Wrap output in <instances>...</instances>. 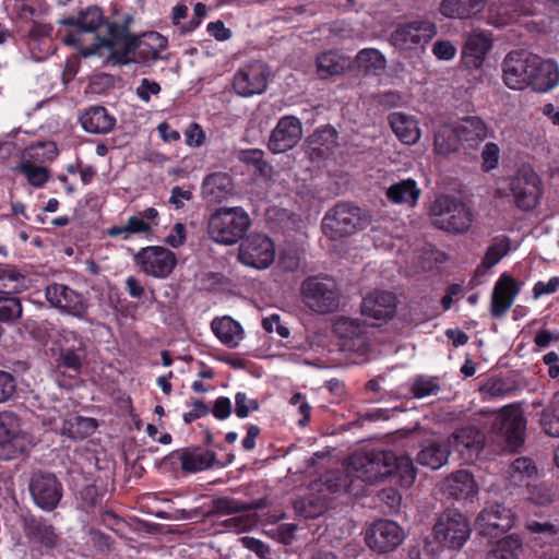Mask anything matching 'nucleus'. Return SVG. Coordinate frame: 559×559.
I'll use <instances>...</instances> for the list:
<instances>
[{"label":"nucleus","instance_id":"obj_56","mask_svg":"<svg viewBox=\"0 0 559 559\" xmlns=\"http://www.w3.org/2000/svg\"><path fill=\"white\" fill-rule=\"evenodd\" d=\"M22 305L17 298L0 299V321H11L22 316Z\"/></svg>","mask_w":559,"mask_h":559},{"label":"nucleus","instance_id":"obj_64","mask_svg":"<svg viewBox=\"0 0 559 559\" xmlns=\"http://www.w3.org/2000/svg\"><path fill=\"white\" fill-rule=\"evenodd\" d=\"M559 288V277L555 276L547 282L538 281L533 287V296L538 299L543 296L554 294Z\"/></svg>","mask_w":559,"mask_h":559},{"label":"nucleus","instance_id":"obj_21","mask_svg":"<svg viewBox=\"0 0 559 559\" xmlns=\"http://www.w3.org/2000/svg\"><path fill=\"white\" fill-rule=\"evenodd\" d=\"M47 301L61 312L83 318L87 311L86 299L63 284H51L45 289Z\"/></svg>","mask_w":559,"mask_h":559},{"label":"nucleus","instance_id":"obj_47","mask_svg":"<svg viewBox=\"0 0 559 559\" xmlns=\"http://www.w3.org/2000/svg\"><path fill=\"white\" fill-rule=\"evenodd\" d=\"M540 425L550 437H559V392L555 394L550 404L543 411Z\"/></svg>","mask_w":559,"mask_h":559},{"label":"nucleus","instance_id":"obj_41","mask_svg":"<svg viewBox=\"0 0 559 559\" xmlns=\"http://www.w3.org/2000/svg\"><path fill=\"white\" fill-rule=\"evenodd\" d=\"M461 141L477 143L484 141L488 135L486 123L478 117H467L462 119L455 127Z\"/></svg>","mask_w":559,"mask_h":559},{"label":"nucleus","instance_id":"obj_24","mask_svg":"<svg viewBox=\"0 0 559 559\" xmlns=\"http://www.w3.org/2000/svg\"><path fill=\"white\" fill-rule=\"evenodd\" d=\"M436 33L431 22H412L397 26L391 35V41L399 49H412L428 43Z\"/></svg>","mask_w":559,"mask_h":559},{"label":"nucleus","instance_id":"obj_19","mask_svg":"<svg viewBox=\"0 0 559 559\" xmlns=\"http://www.w3.org/2000/svg\"><path fill=\"white\" fill-rule=\"evenodd\" d=\"M159 224V213L155 207H147L138 214L128 217L126 224L112 226L107 229L110 237H120L129 240L133 236H150Z\"/></svg>","mask_w":559,"mask_h":559},{"label":"nucleus","instance_id":"obj_26","mask_svg":"<svg viewBox=\"0 0 559 559\" xmlns=\"http://www.w3.org/2000/svg\"><path fill=\"white\" fill-rule=\"evenodd\" d=\"M534 66L530 80V87L537 93H546L559 83L558 64L550 59H542L534 55L532 58Z\"/></svg>","mask_w":559,"mask_h":559},{"label":"nucleus","instance_id":"obj_40","mask_svg":"<svg viewBox=\"0 0 559 559\" xmlns=\"http://www.w3.org/2000/svg\"><path fill=\"white\" fill-rule=\"evenodd\" d=\"M449 454L448 445L433 441L423 447L417 454V463L431 469H439L448 462Z\"/></svg>","mask_w":559,"mask_h":559},{"label":"nucleus","instance_id":"obj_54","mask_svg":"<svg viewBox=\"0 0 559 559\" xmlns=\"http://www.w3.org/2000/svg\"><path fill=\"white\" fill-rule=\"evenodd\" d=\"M336 139H337L336 131L332 127L326 126V127H323V128L317 130L312 134L310 141L312 144L322 146L323 147L322 152H323V151L331 150L336 144ZM317 148L319 151H321L320 147H317Z\"/></svg>","mask_w":559,"mask_h":559},{"label":"nucleus","instance_id":"obj_55","mask_svg":"<svg viewBox=\"0 0 559 559\" xmlns=\"http://www.w3.org/2000/svg\"><path fill=\"white\" fill-rule=\"evenodd\" d=\"M500 159V148L496 143H486L481 151V168L484 171H490L498 167Z\"/></svg>","mask_w":559,"mask_h":559},{"label":"nucleus","instance_id":"obj_32","mask_svg":"<svg viewBox=\"0 0 559 559\" xmlns=\"http://www.w3.org/2000/svg\"><path fill=\"white\" fill-rule=\"evenodd\" d=\"M211 329L219 342L229 348L238 347L245 337L241 324L229 316L215 318Z\"/></svg>","mask_w":559,"mask_h":559},{"label":"nucleus","instance_id":"obj_60","mask_svg":"<svg viewBox=\"0 0 559 559\" xmlns=\"http://www.w3.org/2000/svg\"><path fill=\"white\" fill-rule=\"evenodd\" d=\"M16 390L14 377L7 371L0 370V404L7 402Z\"/></svg>","mask_w":559,"mask_h":559},{"label":"nucleus","instance_id":"obj_20","mask_svg":"<svg viewBox=\"0 0 559 559\" xmlns=\"http://www.w3.org/2000/svg\"><path fill=\"white\" fill-rule=\"evenodd\" d=\"M515 522V515L511 509L500 503L487 506L476 519V527L480 534L497 537L509 531Z\"/></svg>","mask_w":559,"mask_h":559},{"label":"nucleus","instance_id":"obj_15","mask_svg":"<svg viewBox=\"0 0 559 559\" xmlns=\"http://www.w3.org/2000/svg\"><path fill=\"white\" fill-rule=\"evenodd\" d=\"M269 76L267 66L260 61H253L237 70L233 79V88L241 97L261 95L267 87Z\"/></svg>","mask_w":559,"mask_h":559},{"label":"nucleus","instance_id":"obj_12","mask_svg":"<svg viewBox=\"0 0 559 559\" xmlns=\"http://www.w3.org/2000/svg\"><path fill=\"white\" fill-rule=\"evenodd\" d=\"M526 420L522 409L513 404L503 406L496 415L492 431L501 437L507 447L514 449L524 441Z\"/></svg>","mask_w":559,"mask_h":559},{"label":"nucleus","instance_id":"obj_2","mask_svg":"<svg viewBox=\"0 0 559 559\" xmlns=\"http://www.w3.org/2000/svg\"><path fill=\"white\" fill-rule=\"evenodd\" d=\"M114 32L111 46H104L109 51L108 62L112 63L155 61L168 45L167 38L157 32L145 33L140 38L132 36L126 26Z\"/></svg>","mask_w":559,"mask_h":559},{"label":"nucleus","instance_id":"obj_59","mask_svg":"<svg viewBox=\"0 0 559 559\" xmlns=\"http://www.w3.org/2000/svg\"><path fill=\"white\" fill-rule=\"evenodd\" d=\"M186 144L190 147H200L206 141V133L203 131L202 127L192 122L188 126L185 131Z\"/></svg>","mask_w":559,"mask_h":559},{"label":"nucleus","instance_id":"obj_49","mask_svg":"<svg viewBox=\"0 0 559 559\" xmlns=\"http://www.w3.org/2000/svg\"><path fill=\"white\" fill-rule=\"evenodd\" d=\"M526 500L538 507H548L555 501L552 487L546 483H539L526 486Z\"/></svg>","mask_w":559,"mask_h":559},{"label":"nucleus","instance_id":"obj_33","mask_svg":"<svg viewBox=\"0 0 559 559\" xmlns=\"http://www.w3.org/2000/svg\"><path fill=\"white\" fill-rule=\"evenodd\" d=\"M234 183L231 177L224 173H214L202 182L203 198L209 202L218 203L231 195Z\"/></svg>","mask_w":559,"mask_h":559},{"label":"nucleus","instance_id":"obj_38","mask_svg":"<svg viewBox=\"0 0 559 559\" xmlns=\"http://www.w3.org/2000/svg\"><path fill=\"white\" fill-rule=\"evenodd\" d=\"M29 280L15 266L0 263V294H19L28 288Z\"/></svg>","mask_w":559,"mask_h":559},{"label":"nucleus","instance_id":"obj_45","mask_svg":"<svg viewBox=\"0 0 559 559\" xmlns=\"http://www.w3.org/2000/svg\"><path fill=\"white\" fill-rule=\"evenodd\" d=\"M215 456L209 451H191L181 455L182 469L190 473H197L211 467Z\"/></svg>","mask_w":559,"mask_h":559},{"label":"nucleus","instance_id":"obj_9","mask_svg":"<svg viewBox=\"0 0 559 559\" xmlns=\"http://www.w3.org/2000/svg\"><path fill=\"white\" fill-rule=\"evenodd\" d=\"M58 155V148L55 142H37L31 145L26 151V156L14 168L16 173L22 174L33 188H43L50 178L47 167L37 165L29 158H34L39 163L51 162Z\"/></svg>","mask_w":559,"mask_h":559},{"label":"nucleus","instance_id":"obj_51","mask_svg":"<svg viewBox=\"0 0 559 559\" xmlns=\"http://www.w3.org/2000/svg\"><path fill=\"white\" fill-rule=\"evenodd\" d=\"M400 477L401 484L408 487L416 478V469L413 460L407 455L396 456L394 454L393 473Z\"/></svg>","mask_w":559,"mask_h":559},{"label":"nucleus","instance_id":"obj_16","mask_svg":"<svg viewBox=\"0 0 559 559\" xmlns=\"http://www.w3.org/2000/svg\"><path fill=\"white\" fill-rule=\"evenodd\" d=\"M140 270L152 277H167L177 264L176 254L162 246L142 248L134 257Z\"/></svg>","mask_w":559,"mask_h":559},{"label":"nucleus","instance_id":"obj_63","mask_svg":"<svg viewBox=\"0 0 559 559\" xmlns=\"http://www.w3.org/2000/svg\"><path fill=\"white\" fill-rule=\"evenodd\" d=\"M159 92V84L146 78L142 79L140 85L136 87L138 97L145 103H148L151 100V96L158 95Z\"/></svg>","mask_w":559,"mask_h":559},{"label":"nucleus","instance_id":"obj_53","mask_svg":"<svg viewBox=\"0 0 559 559\" xmlns=\"http://www.w3.org/2000/svg\"><path fill=\"white\" fill-rule=\"evenodd\" d=\"M56 343L60 346L61 350H66L68 348L85 349L84 338L75 331L64 328L58 331V338L56 340Z\"/></svg>","mask_w":559,"mask_h":559},{"label":"nucleus","instance_id":"obj_57","mask_svg":"<svg viewBox=\"0 0 559 559\" xmlns=\"http://www.w3.org/2000/svg\"><path fill=\"white\" fill-rule=\"evenodd\" d=\"M438 391L439 385L430 378L418 377L412 384V392L417 399L436 394Z\"/></svg>","mask_w":559,"mask_h":559},{"label":"nucleus","instance_id":"obj_37","mask_svg":"<svg viewBox=\"0 0 559 559\" xmlns=\"http://www.w3.org/2000/svg\"><path fill=\"white\" fill-rule=\"evenodd\" d=\"M81 124L88 133H107L115 126V118L100 106L91 107L81 117Z\"/></svg>","mask_w":559,"mask_h":559},{"label":"nucleus","instance_id":"obj_39","mask_svg":"<svg viewBox=\"0 0 559 559\" xmlns=\"http://www.w3.org/2000/svg\"><path fill=\"white\" fill-rule=\"evenodd\" d=\"M490 46V40L486 35L477 32L471 34L464 47L466 63L471 67H479Z\"/></svg>","mask_w":559,"mask_h":559},{"label":"nucleus","instance_id":"obj_61","mask_svg":"<svg viewBox=\"0 0 559 559\" xmlns=\"http://www.w3.org/2000/svg\"><path fill=\"white\" fill-rule=\"evenodd\" d=\"M84 352L85 349L79 348H68L66 350H61V360L63 366L75 371L79 370L82 366Z\"/></svg>","mask_w":559,"mask_h":559},{"label":"nucleus","instance_id":"obj_29","mask_svg":"<svg viewBox=\"0 0 559 559\" xmlns=\"http://www.w3.org/2000/svg\"><path fill=\"white\" fill-rule=\"evenodd\" d=\"M443 489L456 500L474 498L478 493V485L473 474L466 469L456 471L448 476Z\"/></svg>","mask_w":559,"mask_h":559},{"label":"nucleus","instance_id":"obj_14","mask_svg":"<svg viewBox=\"0 0 559 559\" xmlns=\"http://www.w3.org/2000/svg\"><path fill=\"white\" fill-rule=\"evenodd\" d=\"M510 190L515 205L523 211H530L538 204L542 181L532 168L522 167L512 177Z\"/></svg>","mask_w":559,"mask_h":559},{"label":"nucleus","instance_id":"obj_31","mask_svg":"<svg viewBox=\"0 0 559 559\" xmlns=\"http://www.w3.org/2000/svg\"><path fill=\"white\" fill-rule=\"evenodd\" d=\"M390 127L397 139L406 145L417 143L421 136L418 121L409 115L395 111L388 117Z\"/></svg>","mask_w":559,"mask_h":559},{"label":"nucleus","instance_id":"obj_6","mask_svg":"<svg viewBox=\"0 0 559 559\" xmlns=\"http://www.w3.org/2000/svg\"><path fill=\"white\" fill-rule=\"evenodd\" d=\"M302 302L318 313H330L338 309L340 290L328 276H310L301 284Z\"/></svg>","mask_w":559,"mask_h":559},{"label":"nucleus","instance_id":"obj_13","mask_svg":"<svg viewBox=\"0 0 559 559\" xmlns=\"http://www.w3.org/2000/svg\"><path fill=\"white\" fill-rule=\"evenodd\" d=\"M405 538V530L392 520L376 521L366 530L365 535L367 546L379 554L393 551Z\"/></svg>","mask_w":559,"mask_h":559},{"label":"nucleus","instance_id":"obj_43","mask_svg":"<svg viewBox=\"0 0 559 559\" xmlns=\"http://www.w3.org/2000/svg\"><path fill=\"white\" fill-rule=\"evenodd\" d=\"M357 68L365 73L379 74L385 68V58L373 48L362 49L356 56Z\"/></svg>","mask_w":559,"mask_h":559},{"label":"nucleus","instance_id":"obj_11","mask_svg":"<svg viewBox=\"0 0 559 559\" xmlns=\"http://www.w3.org/2000/svg\"><path fill=\"white\" fill-rule=\"evenodd\" d=\"M238 260L246 266L265 270L275 260V245L263 234L250 235L239 246Z\"/></svg>","mask_w":559,"mask_h":559},{"label":"nucleus","instance_id":"obj_46","mask_svg":"<svg viewBox=\"0 0 559 559\" xmlns=\"http://www.w3.org/2000/svg\"><path fill=\"white\" fill-rule=\"evenodd\" d=\"M443 547L433 537H424L415 542L411 547L408 557L409 559H438Z\"/></svg>","mask_w":559,"mask_h":559},{"label":"nucleus","instance_id":"obj_34","mask_svg":"<svg viewBox=\"0 0 559 559\" xmlns=\"http://www.w3.org/2000/svg\"><path fill=\"white\" fill-rule=\"evenodd\" d=\"M486 0H442L440 13L448 19H471L480 13Z\"/></svg>","mask_w":559,"mask_h":559},{"label":"nucleus","instance_id":"obj_4","mask_svg":"<svg viewBox=\"0 0 559 559\" xmlns=\"http://www.w3.org/2000/svg\"><path fill=\"white\" fill-rule=\"evenodd\" d=\"M431 215L436 227L452 234L466 233L473 223L471 209L465 203L445 195L436 199Z\"/></svg>","mask_w":559,"mask_h":559},{"label":"nucleus","instance_id":"obj_50","mask_svg":"<svg viewBox=\"0 0 559 559\" xmlns=\"http://www.w3.org/2000/svg\"><path fill=\"white\" fill-rule=\"evenodd\" d=\"M509 250L510 243L507 238H496L488 247L481 266L486 270L493 267L508 254Z\"/></svg>","mask_w":559,"mask_h":559},{"label":"nucleus","instance_id":"obj_35","mask_svg":"<svg viewBox=\"0 0 559 559\" xmlns=\"http://www.w3.org/2000/svg\"><path fill=\"white\" fill-rule=\"evenodd\" d=\"M507 474L509 485L519 488L528 486L537 477L538 469L532 459L522 456L511 463Z\"/></svg>","mask_w":559,"mask_h":559},{"label":"nucleus","instance_id":"obj_30","mask_svg":"<svg viewBox=\"0 0 559 559\" xmlns=\"http://www.w3.org/2000/svg\"><path fill=\"white\" fill-rule=\"evenodd\" d=\"M450 442L455 451L464 456L472 457L483 449L485 437L475 427H464L452 435Z\"/></svg>","mask_w":559,"mask_h":559},{"label":"nucleus","instance_id":"obj_25","mask_svg":"<svg viewBox=\"0 0 559 559\" xmlns=\"http://www.w3.org/2000/svg\"><path fill=\"white\" fill-rule=\"evenodd\" d=\"M397 308V298L391 292H374L365 297L361 304V313L374 321L391 320Z\"/></svg>","mask_w":559,"mask_h":559},{"label":"nucleus","instance_id":"obj_27","mask_svg":"<svg viewBox=\"0 0 559 559\" xmlns=\"http://www.w3.org/2000/svg\"><path fill=\"white\" fill-rule=\"evenodd\" d=\"M520 292L518 282L510 275L502 274L496 282L491 296V314L502 317L513 305Z\"/></svg>","mask_w":559,"mask_h":559},{"label":"nucleus","instance_id":"obj_58","mask_svg":"<svg viewBox=\"0 0 559 559\" xmlns=\"http://www.w3.org/2000/svg\"><path fill=\"white\" fill-rule=\"evenodd\" d=\"M258 408V401L249 399L246 393L238 392L235 395V413L239 418H246L250 412L257 411Z\"/></svg>","mask_w":559,"mask_h":559},{"label":"nucleus","instance_id":"obj_42","mask_svg":"<svg viewBox=\"0 0 559 559\" xmlns=\"http://www.w3.org/2000/svg\"><path fill=\"white\" fill-rule=\"evenodd\" d=\"M460 135L452 126H442L435 135V152L447 156L457 150Z\"/></svg>","mask_w":559,"mask_h":559},{"label":"nucleus","instance_id":"obj_8","mask_svg":"<svg viewBox=\"0 0 559 559\" xmlns=\"http://www.w3.org/2000/svg\"><path fill=\"white\" fill-rule=\"evenodd\" d=\"M432 532L443 548L457 550L467 542L472 530L463 513L455 509H447L438 514Z\"/></svg>","mask_w":559,"mask_h":559},{"label":"nucleus","instance_id":"obj_7","mask_svg":"<svg viewBox=\"0 0 559 559\" xmlns=\"http://www.w3.org/2000/svg\"><path fill=\"white\" fill-rule=\"evenodd\" d=\"M367 217L361 210L349 203H338L323 217L322 230L332 240H338L362 229Z\"/></svg>","mask_w":559,"mask_h":559},{"label":"nucleus","instance_id":"obj_22","mask_svg":"<svg viewBox=\"0 0 559 559\" xmlns=\"http://www.w3.org/2000/svg\"><path fill=\"white\" fill-rule=\"evenodd\" d=\"M33 444L32 436L21 428L20 418L12 412L0 413V447L24 453Z\"/></svg>","mask_w":559,"mask_h":559},{"label":"nucleus","instance_id":"obj_18","mask_svg":"<svg viewBox=\"0 0 559 559\" xmlns=\"http://www.w3.org/2000/svg\"><path fill=\"white\" fill-rule=\"evenodd\" d=\"M28 489L35 504L46 511L56 509L62 498V486L50 473H34Z\"/></svg>","mask_w":559,"mask_h":559},{"label":"nucleus","instance_id":"obj_10","mask_svg":"<svg viewBox=\"0 0 559 559\" xmlns=\"http://www.w3.org/2000/svg\"><path fill=\"white\" fill-rule=\"evenodd\" d=\"M340 349L347 355H365L370 346L368 326L359 319L342 317L334 323Z\"/></svg>","mask_w":559,"mask_h":559},{"label":"nucleus","instance_id":"obj_48","mask_svg":"<svg viewBox=\"0 0 559 559\" xmlns=\"http://www.w3.org/2000/svg\"><path fill=\"white\" fill-rule=\"evenodd\" d=\"M346 67V61L336 52L328 51L317 58V68L321 76L341 73Z\"/></svg>","mask_w":559,"mask_h":559},{"label":"nucleus","instance_id":"obj_44","mask_svg":"<svg viewBox=\"0 0 559 559\" xmlns=\"http://www.w3.org/2000/svg\"><path fill=\"white\" fill-rule=\"evenodd\" d=\"M522 549V542L515 535H509L488 552L487 559H519Z\"/></svg>","mask_w":559,"mask_h":559},{"label":"nucleus","instance_id":"obj_5","mask_svg":"<svg viewBox=\"0 0 559 559\" xmlns=\"http://www.w3.org/2000/svg\"><path fill=\"white\" fill-rule=\"evenodd\" d=\"M393 463L391 451H360L348 457L347 472L362 481L372 483L393 474Z\"/></svg>","mask_w":559,"mask_h":559},{"label":"nucleus","instance_id":"obj_62","mask_svg":"<svg viewBox=\"0 0 559 559\" xmlns=\"http://www.w3.org/2000/svg\"><path fill=\"white\" fill-rule=\"evenodd\" d=\"M215 507L218 512L226 514L237 513L249 508L247 503L234 498H221L215 502Z\"/></svg>","mask_w":559,"mask_h":559},{"label":"nucleus","instance_id":"obj_28","mask_svg":"<svg viewBox=\"0 0 559 559\" xmlns=\"http://www.w3.org/2000/svg\"><path fill=\"white\" fill-rule=\"evenodd\" d=\"M55 414L56 412L44 418L45 424L72 439H83L92 435L97 428V423L93 418L76 416L72 420H66L60 415L56 416Z\"/></svg>","mask_w":559,"mask_h":559},{"label":"nucleus","instance_id":"obj_1","mask_svg":"<svg viewBox=\"0 0 559 559\" xmlns=\"http://www.w3.org/2000/svg\"><path fill=\"white\" fill-rule=\"evenodd\" d=\"M104 21L103 11L92 5L81 11L78 16L66 17L60 21L69 29L62 34V41L73 46L83 57L98 56L108 62L109 51L104 46H111L114 43V28H122L116 23L107 24V36L100 38L95 31Z\"/></svg>","mask_w":559,"mask_h":559},{"label":"nucleus","instance_id":"obj_23","mask_svg":"<svg viewBox=\"0 0 559 559\" xmlns=\"http://www.w3.org/2000/svg\"><path fill=\"white\" fill-rule=\"evenodd\" d=\"M302 136V127L296 117H282L273 129L267 147L274 154L284 153L297 145Z\"/></svg>","mask_w":559,"mask_h":559},{"label":"nucleus","instance_id":"obj_36","mask_svg":"<svg viewBox=\"0 0 559 559\" xmlns=\"http://www.w3.org/2000/svg\"><path fill=\"white\" fill-rule=\"evenodd\" d=\"M421 194V190L414 179H403L393 183L386 190V198L394 204L415 206Z\"/></svg>","mask_w":559,"mask_h":559},{"label":"nucleus","instance_id":"obj_3","mask_svg":"<svg viewBox=\"0 0 559 559\" xmlns=\"http://www.w3.org/2000/svg\"><path fill=\"white\" fill-rule=\"evenodd\" d=\"M250 226L251 218L242 207H221L210 216L207 233L216 243L231 246L243 238Z\"/></svg>","mask_w":559,"mask_h":559},{"label":"nucleus","instance_id":"obj_17","mask_svg":"<svg viewBox=\"0 0 559 559\" xmlns=\"http://www.w3.org/2000/svg\"><path fill=\"white\" fill-rule=\"evenodd\" d=\"M534 55L526 51H511L502 63V80L504 84L514 91H523L530 87L532 74V60Z\"/></svg>","mask_w":559,"mask_h":559},{"label":"nucleus","instance_id":"obj_52","mask_svg":"<svg viewBox=\"0 0 559 559\" xmlns=\"http://www.w3.org/2000/svg\"><path fill=\"white\" fill-rule=\"evenodd\" d=\"M480 392L488 399H502L512 392V388L500 378H491L480 385Z\"/></svg>","mask_w":559,"mask_h":559}]
</instances>
